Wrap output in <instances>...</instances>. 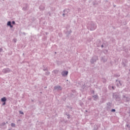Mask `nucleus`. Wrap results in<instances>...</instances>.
<instances>
[{"label": "nucleus", "mask_w": 130, "mask_h": 130, "mask_svg": "<svg viewBox=\"0 0 130 130\" xmlns=\"http://www.w3.org/2000/svg\"><path fill=\"white\" fill-rule=\"evenodd\" d=\"M68 74H69V72L68 71H63L62 73H61V75L62 76H68Z\"/></svg>", "instance_id": "1"}, {"label": "nucleus", "mask_w": 130, "mask_h": 130, "mask_svg": "<svg viewBox=\"0 0 130 130\" xmlns=\"http://www.w3.org/2000/svg\"><path fill=\"white\" fill-rule=\"evenodd\" d=\"M8 26H10L11 28H13V25L11 24V21H9L7 23Z\"/></svg>", "instance_id": "2"}, {"label": "nucleus", "mask_w": 130, "mask_h": 130, "mask_svg": "<svg viewBox=\"0 0 130 130\" xmlns=\"http://www.w3.org/2000/svg\"><path fill=\"white\" fill-rule=\"evenodd\" d=\"M6 101L7 99H6L5 97L1 99V101H2V102H6Z\"/></svg>", "instance_id": "3"}, {"label": "nucleus", "mask_w": 130, "mask_h": 130, "mask_svg": "<svg viewBox=\"0 0 130 130\" xmlns=\"http://www.w3.org/2000/svg\"><path fill=\"white\" fill-rule=\"evenodd\" d=\"M55 89H60V86H55Z\"/></svg>", "instance_id": "4"}, {"label": "nucleus", "mask_w": 130, "mask_h": 130, "mask_svg": "<svg viewBox=\"0 0 130 130\" xmlns=\"http://www.w3.org/2000/svg\"><path fill=\"white\" fill-rule=\"evenodd\" d=\"M19 113H20V114H24V113H23V112H22L21 111H19Z\"/></svg>", "instance_id": "5"}, {"label": "nucleus", "mask_w": 130, "mask_h": 130, "mask_svg": "<svg viewBox=\"0 0 130 130\" xmlns=\"http://www.w3.org/2000/svg\"><path fill=\"white\" fill-rule=\"evenodd\" d=\"M15 123L11 124V126H15Z\"/></svg>", "instance_id": "6"}, {"label": "nucleus", "mask_w": 130, "mask_h": 130, "mask_svg": "<svg viewBox=\"0 0 130 130\" xmlns=\"http://www.w3.org/2000/svg\"><path fill=\"white\" fill-rule=\"evenodd\" d=\"M112 112H115V109H112Z\"/></svg>", "instance_id": "7"}, {"label": "nucleus", "mask_w": 130, "mask_h": 130, "mask_svg": "<svg viewBox=\"0 0 130 130\" xmlns=\"http://www.w3.org/2000/svg\"><path fill=\"white\" fill-rule=\"evenodd\" d=\"M12 24H15V21H12Z\"/></svg>", "instance_id": "8"}, {"label": "nucleus", "mask_w": 130, "mask_h": 130, "mask_svg": "<svg viewBox=\"0 0 130 130\" xmlns=\"http://www.w3.org/2000/svg\"><path fill=\"white\" fill-rule=\"evenodd\" d=\"M5 104H6V102H4V103H3V105H5Z\"/></svg>", "instance_id": "9"}, {"label": "nucleus", "mask_w": 130, "mask_h": 130, "mask_svg": "<svg viewBox=\"0 0 130 130\" xmlns=\"http://www.w3.org/2000/svg\"><path fill=\"white\" fill-rule=\"evenodd\" d=\"M95 97H96V98H98V96H95Z\"/></svg>", "instance_id": "10"}, {"label": "nucleus", "mask_w": 130, "mask_h": 130, "mask_svg": "<svg viewBox=\"0 0 130 130\" xmlns=\"http://www.w3.org/2000/svg\"><path fill=\"white\" fill-rule=\"evenodd\" d=\"M102 47H103V45H102Z\"/></svg>", "instance_id": "11"}, {"label": "nucleus", "mask_w": 130, "mask_h": 130, "mask_svg": "<svg viewBox=\"0 0 130 130\" xmlns=\"http://www.w3.org/2000/svg\"><path fill=\"white\" fill-rule=\"evenodd\" d=\"M112 88H113V89H114V88H113V87H112Z\"/></svg>", "instance_id": "12"}]
</instances>
